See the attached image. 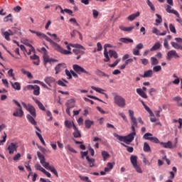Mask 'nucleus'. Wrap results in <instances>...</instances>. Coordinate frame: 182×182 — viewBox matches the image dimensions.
Listing matches in <instances>:
<instances>
[{
    "instance_id": "72a5a7b5",
    "label": "nucleus",
    "mask_w": 182,
    "mask_h": 182,
    "mask_svg": "<svg viewBox=\"0 0 182 182\" xmlns=\"http://www.w3.org/2000/svg\"><path fill=\"white\" fill-rule=\"evenodd\" d=\"M26 46L29 47L30 49L26 50H23L24 53H26L28 55H31V52L35 51V48H33V46L28 43H26Z\"/></svg>"
},
{
    "instance_id": "4468645a",
    "label": "nucleus",
    "mask_w": 182,
    "mask_h": 182,
    "mask_svg": "<svg viewBox=\"0 0 182 182\" xmlns=\"http://www.w3.org/2000/svg\"><path fill=\"white\" fill-rule=\"evenodd\" d=\"M14 35L21 36V32L2 31V36H4V39H6V41H11V38H9V36H12Z\"/></svg>"
},
{
    "instance_id": "4be33fe9",
    "label": "nucleus",
    "mask_w": 182,
    "mask_h": 182,
    "mask_svg": "<svg viewBox=\"0 0 182 182\" xmlns=\"http://www.w3.org/2000/svg\"><path fill=\"white\" fill-rule=\"evenodd\" d=\"M158 144H160V145L161 146H164V148L165 149H173V144H171V141H168V142H160V143H158Z\"/></svg>"
},
{
    "instance_id": "864d4df0",
    "label": "nucleus",
    "mask_w": 182,
    "mask_h": 182,
    "mask_svg": "<svg viewBox=\"0 0 182 182\" xmlns=\"http://www.w3.org/2000/svg\"><path fill=\"white\" fill-rule=\"evenodd\" d=\"M166 29H170V32L173 34L177 33V31L175 30V26L173 24H170V27L168 28H166Z\"/></svg>"
},
{
    "instance_id": "c85d7f7f",
    "label": "nucleus",
    "mask_w": 182,
    "mask_h": 182,
    "mask_svg": "<svg viewBox=\"0 0 182 182\" xmlns=\"http://www.w3.org/2000/svg\"><path fill=\"white\" fill-rule=\"evenodd\" d=\"M119 41H120L122 43L129 44L134 43V41L131 38H122L119 39Z\"/></svg>"
},
{
    "instance_id": "58836bf2",
    "label": "nucleus",
    "mask_w": 182,
    "mask_h": 182,
    "mask_svg": "<svg viewBox=\"0 0 182 182\" xmlns=\"http://www.w3.org/2000/svg\"><path fill=\"white\" fill-rule=\"evenodd\" d=\"M86 161H88V164L90 165V167L95 166V159H90V156H86Z\"/></svg>"
},
{
    "instance_id": "bb28decb",
    "label": "nucleus",
    "mask_w": 182,
    "mask_h": 182,
    "mask_svg": "<svg viewBox=\"0 0 182 182\" xmlns=\"http://www.w3.org/2000/svg\"><path fill=\"white\" fill-rule=\"evenodd\" d=\"M139 17V11L136 12V14H131L127 16V21H133L136 18Z\"/></svg>"
},
{
    "instance_id": "a18cd8bd",
    "label": "nucleus",
    "mask_w": 182,
    "mask_h": 182,
    "mask_svg": "<svg viewBox=\"0 0 182 182\" xmlns=\"http://www.w3.org/2000/svg\"><path fill=\"white\" fill-rule=\"evenodd\" d=\"M95 74H97V75L100 77H108V75L105 74V73H103L102 70H97V71H95Z\"/></svg>"
},
{
    "instance_id": "ea45409f",
    "label": "nucleus",
    "mask_w": 182,
    "mask_h": 182,
    "mask_svg": "<svg viewBox=\"0 0 182 182\" xmlns=\"http://www.w3.org/2000/svg\"><path fill=\"white\" fill-rule=\"evenodd\" d=\"M92 125H93V121H91L90 119H86V121H85V127H86V129L91 128Z\"/></svg>"
},
{
    "instance_id": "c9c22d12",
    "label": "nucleus",
    "mask_w": 182,
    "mask_h": 182,
    "mask_svg": "<svg viewBox=\"0 0 182 182\" xmlns=\"http://www.w3.org/2000/svg\"><path fill=\"white\" fill-rule=\"evenodd\" d=\"M11 86L13 87V89L16 90H21V85H19V82L13 83L11 82Z\"/></svg>"
},
{
    "instance_id": "a19ab883",
    "label": "nucleus",
    "mask_w": 182,
    "mask_h": 182,
    "mask_svg": "<svg viewBox=\"0 0 182 182\" xmlns=\"http://www.w3.org/2000/svg\"><path fill=\"white\" fill-rule=\"evenodd\" d=\"M65 149L69 151V152H70V153H73V154L77 153V151H76V150L74 149V148L71 147L70 145H69V144L65 145Z\"/></svg>"
},
{
    "instance_id": "cd10ccee",
    "label": "nucleus",
    "mask_w": 182,
    "mask_h": 182,
    "mask_svg": "<svg viewBox=\"0 0 182 182\" xmlns=\"http://www.w3.org/2000/svg\"><path fill=\"white\" fill-rule=\"evenodd\" d=\"M30 59H31L33 60H36V61H33V65H39L40 60H39V57H38V55H33L30 56Z\"/></svg>"
},
{
    "instance_id": "a211bd4d",
    "label": "nucleus",
    "mask_w": 182,
    "mask_h": 182,
    "mask_svg": "<svg viewBox=\"0 0 182 182\" xmlns=\"http://www.w3.org/2000/svg\"><path fill=\"white\" fill-rule=\"evenodd\" d=\"M43 81L45 82V83L48 85V87H52V85H50L55 83V78H53L52 77H45Z\"/></svg>"
},
{
    "instance_id": "5fc2aeb1",
    "label": "nucleus",
    "mask_w": 182,
    "mask_h": 182,
    "mask_svg": "<svg viewBox=\"0 0 182 182\" xmlns=\"http://www.w3.org/2000/svg\"><path fill=\"white\" fill-rule=\"evenodd\" d=\"M14 70L12 69L9 70V71H7V75H9V77H13V80H16V77H14V73H12Z\"/></svg>"
},
{
    "instance_id": "052dcab7",
    "label": "nucleus",
    "mask_w": 182,
    "mask_h": 182,
    "mask_svg": "<svg viewBox=\"0 0 182 182\" xmlns=\"http://www.w3.org/2000/svg\"><path fill=\"white\" fill-rule=\"evenodd\" d=\"M64 82L67 83V81L64 80V82H63L62 80H59L58 81H57V85H59V86L60 87H66Z\"/></svg>"
},
{
    "instance_id": "7c9ffc66",
    "label": "nucleus",
    "mask_w": 182,
    "mask_h": 182,
    "mask_svg": "<svg viewBox=\"0 0 182 182\" xmlns=\"http://www.w3.org/2000/svg\"><path fill=\"white\" fill-rule=\"evenodd\" d=\"M171 40V36H166V38L164 40V47L165 48L168 49V41Z\"/></svg>"
},
{
    "instance_id": "a878e982",
    "label": "nucleus",
    "mask_w": 182,
    "mask_h": 182,
    "mask_svg": "<svg viewBox=\"0 0 182 182\" xmlns=\"http://www.w3.org/2000/svg\"><path fill=\"white\" fill-rule=\"evenodd\" d=\"M119 29L124 32H131L134 29V26L124 27V26H119Z\"/></svg>"
},
{
    "instance_id": "6e6552de",
    "label": "nucleus",
    "mask_w": 182,
    "mask_h": 182,
    "mask_svg": "<svg viewBox=\"0 0 182 182\" xmlns=\"http://www.w3.org/2000/svg\"><path fill=\"white\" fill-rule=\"evenodd\" d=\"M131 164H132L134 170H136V172H137V173H142V170L141 169V167H139V165H137V156L134 155L131 156Z\"/></svg>"
},
{
    "instance_id": "aec40b11",
    "label": "nucleus",
    "mask_w": 182,
    "mask_h": 182,
    "mask_svg": "<svg viewBox=\"0 0 182 182\" xmlns=\"http://www.w3.org/2000/svg\"><path fill=\"white\" fill-rule=\"evenodd\" d=\"M75 104H76V100L74 99L68 100V102H65V107L73 109L75 107Z\"/></svg>"
},
{
    "instance_id": "9d476101",
    "label": "nucleus",
    "mask_w": 182,
    "mask_h": 182,
    "mask_svg": "<svg viewBox=\"0 0 182 182\" xmlns=\"http://www.w3.org/2000/svg\"><path fill=\"white\" fill-rule=\"evenodd\" d=\"M175 41L176 42H170V45L172 46V48H173V49L177 50H181L182 51V38H175Z\"/></svg>"
},
{
    "instance_id": "4c0bfd02",
    "label": "nucleus",
    "mask_w": 182,
    "mask_h": 182,
    "mask_svg": "<svg viewBox=\"0 0 182 182\" xmlns=\"http://www.w3.org/2000/svg\"><path fill=\"white\" fill-rule=\"evenodd\" d=\"M143 151L146 153L151 152V148L149 147V144H148V143L144 142Z\"/></svg>"
},
{
    "instance_id": "423d86ee",
    "label": "nucleus",
    "mask_w": 182,
    "mask_h": 182,
    "mask_svg": "<svg viewBox=\"0 0 182 182\" xmlns=\"http://www.w3.org/2000/svg\"><path fill=\"white\" fill-rule=\"evenodd\" d=\"M103 55L105 56V59L103 60L104 62H108L110 60V58H114V59H117V52L113 50H108L107 51V49L103 50ZM110 57V58H109Z\"/></svg>"
},
{
    "instance_id": "3c124183",
    "label": "nucleus",
    "mask_w": 182,
    "mask_h": 182,
    "mask_svg": "<svg viewBox=\"0 0 182 182\" xmlns=\"http://www.w3.org/2000/svg\"><path fill=\"white\" fill-rule=\"evenodd\" d=\"M36 136L38 137V139H40V142L41 143V144L45 146V141H43V137H41V134H40V133H38V132H36Z\"/></svg>"
},
{
    "instance_id": "5701e85b",
    "label": "nucleus",
    "mask_w": 182,
    "mask_h": 182,
    "mask_svg": "<svg viewBox=\"0 0 182 182\" xmlns=\"http://www.w3.org/2000/svg\"><path fill=\"white\" fill-rule=\"evenodd\" d=\"M151 33H153V34H154V35L160 36H165L166 35V31L160 33V31H158V29L156 28H153Z\"/></svg>"
},
{
    "instance_id": "79ce46f5",
    "label": "nucleus",
    "mask_w": 182,
    "mask_h": 182,
    "mask_svg": "<svg viewBox=\"0 0 182 182\" xmlns=\"http://www.w3.org/2000/svg\"><path fill=\"white\" fill-rule=\"evenodd\" d=\"M144 140H148L149 141H151L154 144H160V140H158V138H145Z\"/></svg>"
},
{
    "instance_id": "7ed1b4c3",
    "label": "nucleus",
    "mask_w": 182,
    "mask_h": 182,
    "mask_svg": "<svg viewBox=\"0 0 182 182\" xmlns=\"http://www.w3.org/2000/svg\"><path fill=\"white\" fill-rule=\"evenodd\" d=\"M36 156H38L40 164H35V170L38 171H46L45 169H47L50 171V172H52V173H53V175H55V177H58V173H57L55 168H53V166H50L48 162H45V156H43V154H41V153L38 151L36 152Z\"/></svg>"
},
{
    "instance_id": "6ab92c4d",
    "label": "nucleus",
    "mask_w": 182,
    "mask_h": 182,
    "mask_svg": "<svg viewBox=\"0 0 182 182\" xmlns=\"http://www.w3.org/2000/svg\"><path fill=\"white\" fill-rule=\"evenodd\" d=\"M59 9H60V14H68L70 16H73V11H71L70 9H63L62 7H60V6H57V7H55V10H59Z\"/></svg>"
},
{
    "instance_id": "37998d69",
    "label": "nucleus",
    "mask_w": 182,
    "mask_h": 182,
    "mask_svg": "<svg viewBox=\"0 0 182 182\" xmlns=\"http://www.w3.org/2000/svg\"><path fill=\"white\" fill-rule=\"evenodd\" d=\"M76 33H77L78 35H80V38L82 39V36L81 35V33L77 31V30H73V32H70V37L74 38L76 36Z\"/></svg>"
},
{
    "instance_id": "774afa93",
    "label": "nucleus",
    "mask_w": 182,
    "mask_h": 182,
    "mask_svg": "<svg viewBox=\"0 0 182 182\" xmlns=\"http://www.w3.org/2000/svg\"><path fill=\"white\" fill-rule=\"evenodd\" d=\"M156 18H158V19L156 20V23H161L162 20H161V16H160L159 14H156Z\"/></svg>"
},
{
    "instance_id": "393cba45",
    "label": "nucleus",
    "mask_w": 182,
    "mask_h": 182,
    "mask_svg": "<svg viewBox=\"0 0 182 182\" xmlns=\"http://www.w3.org/2000/svg\"><path fill=\"white\" fill-rule=\"evenodd\" d=\"M64 125L65 126V128H68V129H70V128H73V129H74V128L77 129V127H76V125H74L73 122H70L68 120H65L64 122Z\"/></svg>"
},
{
    "instance_id": "338daca9",
    "label": "nucleus",
    "mask_w": 182,
    "mask_h": 182,
    "mask_svg": "<svg viewBox=\"0 0 182 182\" xmlns=\"http://www.w3.org/2000/svg\"><path fill=\"white\" fill-rule=\"evenodd\" d=\"M144 48V46L142 45V43H139L136 46V48L134 50H141Z\"/></svg>"
},
{
    "instance_id": "39448f33",
    "label": "nucleus",
    "mask_w": 182,
    "mask_h": 182,
    "mask_svg": "<svg viewBox=\"0 0 182 182\" xmlns=\"http://www.w3.org/2000/svg\"><path fill=\"white\" fill-rule=\"evenodd\" d=\"M73 48H74V50H73V52H70V54H64L62 53H60V54L64 55H69L74 53V55H77V57H76V60L81 59V55H85V47H82V46L80 44H74Z\"/></svg>"
},
{
    "instance_id": "ddd939ff",
    "label": "nucleus",
    "mask_w": 182,
    "mask_h": 182,
    "mask_svg": "<svg viewBox=\"0 0 182 182\" xmlns=\"http://www.w3.org/2000/svg\"><path fill=\"white\" fill-rule=\"evenodd\" d=\"M26 90H33V95H40V87L38 85H27Z\"/></svg>"
},
{
    "instance_id": "f03ea898",
    "label": "nucleus",
    "mask_w": 182,
    "mask_h": 182,
    "mask_svg": "<svg viewBox=\"0 0 182 182\" xmlns=\"http://www.w3.org/2000/svg\"><path fill=\"white\" fill-rule=\"evenodd\" d=\"M129 117L131 118V130L132 132L129 134L127 136H122L114 133V137L127 145L130 144V143L134 141V136H136V127H137V122H139L141 124H144V122H142L141 117L137 118V119H136V117H134V111L130 109H129Z\"/></svg>"
},
{
    "instance_id": "680f3d73",
    "label": "nucleus",
    "mask_w": 182,
    "mask_h": 182,
    "mask_svg": "<svg viewBox=\"0 0 182 182\" xmlns=\"http://www.w3.org/2000/svg\"><path fill=\"white\" fill-rule=\"evenodd\" d=\"M73 73H74V71L73 70L69 71L65 70V75L68 76L69 80H70V75H73Z\"/></svg>"
},
{
    "instance_id": "2f4dec72",
    "label": "nucleus",
    "mask_w": 182,
    "mask_h": 182,
    "mask_svg": "<svg viewBox=\"0 0 182 182\" xmlns=\"http://www.w3.org/2000/svg\"><path fill=\"white\" fill-rule=\"evenodd\" d=\"M73 136L76 139L81 138V133L79 132L77 128L74 127V132H73Z\"/></svg>"
},
{
    "instance_id": "473e14b6",
    "label": "nucleus",
    "mask_w": 182,
    "mask_h": 182,
    "mask_svg": "<svg viewBox=\"0 0 182 182\" xmlns=\"http://www.w3.org/2000/svg\"><path fill=\"white\" fill-rule=\"evenodd\" d=\"M160 47H161V44H160V43H154L153 47H151V48L149 49V51H151V52L156 51L158 50V49H160Z\"/></svg>"
},
{
    "instance_id": "6e6d98bb",
    "label": "nucleus",
    "mask_w": 182,
    "mask_h": 182,
    "mask_svg": "<svg viewBox=\"0 0 182 182\" xmlns=\"http://www.w3.org/2000/svg\"><path fill=\"white\" fill-rule=\"evenodd\" d=\"M5 32L21 33L19 28H11V29L7 30V31Z\"/></svg>"
},
{
    "instance_id": "0e129e2a",
    "label": "nucleus",
    "mask_w": 182,
    "mask_h": 182,
    "mask_svg": "<svg viewBox=\"0 0 182 182\" xmlns=\"http://www.w3.org/2000/svg\"><path fill=\"white\" fill-rule=\"evenodd\" d=\"M172 83H173V85H178L179 83H182V80H179L178 78H176L173 80Z\"/></svg>"
},
{
    "instance_id": "603ef678",
    "label": "nucleus",
    "mask_w": 182,
    "mask_h": 182,
    "mask_svg": "<svg viewBox=\"0 0 182 182\" xmlns=\"http://www.w3.org/2000/svg\"><path fill=\"white\" fill-rule=\"evenodd\" d=\"M102 156L103 157V161L107 160L110 155L108 154V152L105 151H102Z\"/></svg>"
},
{
    "instance_id": "4d7b16f0",
    "label": "nucleus",
    "mask_w": 182,
    "mask_h": 182,
    "mask_svg": "<svg viewBox=\"0 0 182 182\" xmlns=\"http://www.w3.org/2000/svg\"><path fill=\"white\" fill-rule=\"evenodd\" d=\"M150 60H151V65L154 66L158 65V59H156V58L151 57Z\"/></svg>"
},
{
    "instance_id": "c03bdc74",
    "label": "nucleus",
    "mask_w": 182,
    "mask_h": 182,
    "mask_svg": "<svg viewBox=\"0 0 182 182\" xmlns=\"http://www.w3.org/2000/svg\"><path fill=\"white\" fill-rule=\"evenodd\" d=\"M112 168H113V164L107 163V167H105V169H104V171H105V172H110Z\"/></svg>"
},
{
    "instance_id": "dca6fc26",
    "label": "nucleus",
    "mask_w": 182,
    "mask_h": 182,
    "mask_svg": "<svg viewBox=\"0 0 182 182\" xmlns=\"http://www.w3.org/2000/svg\"><path fill=\"white\" fill-rule=\"evenodd\" d=\"M144 91H146V87H143V88L141 89V88L136 89V92L137 93V95H139V96L143 99H146L148 98V96L146 95V93L144 92Z\"/></svg>"
},
{
    "instance_id": "e2e57ef3",
    "label": "nucleus",
    "mask_w": 182,
    "mask_h": 182,
    "mask_svg": "<svg viewBox=\"0 0 182 182\" xmlns=\"http://www.w3.org/2000/svg\"><path fill=\"white\" fill-rule=\"evenodd\" d=\"M119 62H120V60H115V62H114V63L108 65V67H109V68H115V66H117V65L119 64Z\"/></svg>"
},
{
    "instance_id": "412c9836",
    "label": "nucleus",
    "mask_w": 182,
    "mask_h": 182,
    "mask_svg": "<svg viewBox=\"0 0 182 182\" xmlns=\"http://www.w3.org/2000/svg\"><path fill=\"white\" fill-rule=\"evenodd\" d=\"M65 68V63L58 64L55 66V75L60 73L62 70H64Z\"/></svg>"
},
{
    "instance_id": "f257e3e1",
    "label": "nucleus",
    "mask_w": 182,
    "mask_h": 182,
    "mask_svg": "<svg viewBox=\"0 0 182 182\" xmlns=\"http://www.w3.org/2000/svg\"><path fill=\"white\" fill-rule=\"evenodd\" d=\"M13 102H14V105L18 107L16 108V111L13 113V116H14V117L23 118L24 112H23L22 108H21V106H23V107H24V109H26L28 112H30V114L26 115L28 122H30L31 125H36V122L35 121V118H36V112L35 107H33L31 104H26L24 102L19 104V102L16 100H13Z\"/></svg>"
},
{
    "instance_id": "20e7f679",
    "label": "nucleus",
    "mask_w": 182,
    "mask_h": 182,
    "mask_svg": "<svg viewBox=\"0 0 182 182\" xmlns=\"http://www.w3.org/2000/svg\"><path fill=\"white\" fill-rule=\"evenodd\" d=\"M28 31H30V33H31L33 34L36 35V36H38V37L43 38V39H45V41H47V42L50 43V44L53 45V46H55V50H57V52L61 53L62 54H64V55L70 54V52L65 50L64 48H62V47H60V46H58L55 42H53V41H52V39L48 38V36H46L45 34L41 33L40 31H35L33 30H28Z\"/></svg>"
},
{
    "instance_id": "09e8293b",
    "label": "nucleus",
    "mask_w": 182,
    "mask_h": 182,
    "mask_svg": "<svg viewBox=\"0 0 182 182\" xmlns=\"http://www.w3.org/2000/svg\"><path fill=\"white\" fill-rule=\"evenodd\" d=\"M151 71L154 72V73H158L161 71V65H154V67H153V70H151Z\"/></svg>"
},
{
    "instance_id": "1a4fd4ad",
    "label": "nucleus",
    "mask_w": 182,
    "mask_h": 182,
    "mask_svg": "<svg viewBox=\"0 0 182 182\" xmlns=\"http://www.w3.org/2000/svg\"><path fill=\"white\" fill-rule=\"evenodd\" d=\"M166 4H168V5H166V13L171 14L175 15V16L178 17V12L177 11H175L173 9H171V6H173V0H166Z\"/></svg>"
},
{
    "instance_id": "f3484780",
    "label": "nucleus",
    "mask_w": 182,
    "mask_h": 182,
    "mask_svg": "<svg viewBox=\"0 0 182 182\" xmlns=\"http://www.w3.org/2000/svg\"><path fill=\"white\" fill-rule=\"evenodd\" d=\"M18 149V146L14 143H11L9 146H7V151H9V154H14V151Z\"/></svg>"
},
{
    "instance_id": "c756f323",
    "label": "nucleus",
    "mask_w": 182,
    "mask_h": 182,
    "mask_svg": "<svg viewBox=\"0 0 182 182\" xmlns=\"http://www.w3.org/2000/svg\"><path fill=\"white\" fill-rule=\"evenodd\" d=\"M33 100L35 101V104H36V105L38 106L40 110L45 111V107H43V104H41V102L39 100H36L35 98H33Z\"/></svg>"
},
{
    "instance_id": "f704fd0d",
    "label": "nucleus",
    "mask_w": 182,
    "mask_h": 182,
    "mask_svg": "<svg viewBox=\"0 0 182 182\" xmlns=\"http://www.w3.org/2000/svg\"><path fill=\"white\" fill-rule=\"evenodd\" d=\"M91 89H92L93 90L96 91L97 92H98L100 94H102V95L106 94V93L103 92H105V90H103L102 88L91 86Z\"/></svg>"
},
{
    "instance_id": "8fccbe9b",
    "label": "nucleus",
    "mask_w": 182,
    "mask_h": 182,
    "mask_svg": "<svg viewBox=\"0 0 182 182\" xmlns=\"http://www.w3.org/2000/svg\"><path fill=\"white\" fill-rule=\"evenodd\" d=\"M153 134H151V133H146L144 134V135L143 136V139H156V137H152Z\"/></svg>"
},
{
    "instance_id": "69168bd1",
    "label": "nucleus",
    "mask_w": 182,
    "mask_h": 182,
    "mask_svg": "<svg viewBox=\"0 0 182 182\" xmlns=\"http://www.w3.org/2000/svg\"><path fill=\"white\" fill-rule=\"evenodd\" d=\"M20 158H21V154H17L14 155V157H13V160L14 161H17L19 160Z\"/></svg>"
},
{
    "instance_id": "2eb2a0df",
    "label": "nucleus",
    "mask_w": 182,
    "mask_h": 182,
    "mask_svg": "<svg viewBox=\"0 0 182 182\" xmlns=\"http://www.w3.org/2000/svg\"><path fill=\"white\" fill-rule=\"evenodd\" d=\"M173 58H180V56L177 53V51H175V50H172L168 51V53H166V60H170Z\"/></svg>"
},
{
    "instance_id": "de8ad7c7",
    "label": "nucleus",
    "mask_w": 182,
    "mask_h": 182,
    "mask_svg": "<svg viewBox=\"0 0 182 182\" xmlns=\"http://www.w3.org/2000/svg\"><path fill=\"white\" fill-rule=\"evenodd\" d=\"M120 145H122L124 147L127 149V152L132 153L134 151V148L132 146H129L127 145L124 144V143H120Z\"/></svg>"
},
{
    "instance_id": "13d9d810",
    "label": "nucleus",
    "mask_w": 182,
    "mask_h": 182,
    "mask_svg": "<svg viewBox=\"0 0 182 182\" xmlns=\"http://www.w3.org/2000/svg\"><path fill=\"white\" fill-rule=\"evenodd\" d=\"M80 179L82 181H85V182H91V181H90V178H87V176H80Z\"/></svg>"
},
{
    "instance_id": "9b49d317",
    "label": "nucleus",
    "mask_w": 182,
    "mask_h": 182,
    "mask_svg": "<svg viewBox=\"0 0 182 182\" xmlns=\"http://www.w3.org/2000/svg\"><path fill=\"white\" fill-rule=\"evenodd\" d=\"M73 70H74L73 72L77 73V75H81V73L90 75V73H87V71H86V70H85V68H82L81 66H80L77 64L73 65Z\"/></svg>"
},
{
    "instance_id": "b1692460",
    "label": "nucleus",
    "mask_w": 182,
    "mask_h": 182,
    "mask_svg": "<svg viewBox=\"0 0 182 182\" xmlns=\"http://www.w3.org/2000/svg\"><path fill=\"white\" fill-rule=\"evenodd\" d=\"M151 77H153V71H151V70L144 71V74L141 75V77L143 78H149Z\"/></svg>"
},
{
    "instance_id": "bf43d9fd",
    "label": "nucleus",
    "mask_w": 182,
    "mask_h": 182,
    "mask_svg": "<svg viewBox=\"0 0 182 182\" xmlns=\"http://www.w3.org/2000/svg\"><path fill=\"white\" fill-rule=\"evenodd\" d=\"M146 3L148 4V6H149L150 9L154 11V6L153 5V3H151L149 0H146Z\"/></svg>"
},
{
    "instance_id": "f8f14e48",
    "label": "nucleus",
    "mask_w": 182,
    "mask_h": 182,
    "mask_svg": "<svg viewBox=\"0 0 182 182\" xmlns=\"http://www.w3.org/2000/svg\"><path fill=\"white\" fill-rule=\"evenodd\" d=\"M40 52L43 54V63H52L54 62V60L52 58H49L48 55H46V50L45 48H41Z\"/></svg>"
},
{
    "instance_id": "0eeeda50",
    "label": "nucleus",
    "mask_w": 182,
    "mask_h": 182,
    "mask_svg": "<svg viewBox=\"0 0 182 182\" xmlns=\"http://www.w3.org/2000/svg\"><path fill=\"white\" fill-rule=\"evenodd\" d=\"M114 103L119 107L124 108L125 107V99L120 95H115L114 97Z\"/></svg>"
},
{
    "instance_id": "49530a36",
    "label": "nucleus",
    "mask_w": 182,
    "mask_h": 182,
    "mask_svg": "<svg viewBox=\"0 0 182 182\" xmlns=\"http://www.w3.org/2000/svg\"><path fill=\"white\" fill-rule=\"evenodd\" d=\"M21 73H23V75H26V77L29 79H32L33 78V75H31V73H29L26 70H21Z\"/></svg>"
},
{
    "instance_id": "e433bc0d",
    "label": "nucleus",
    "mask_w": 182,
    "mask_h": 182,
    "mask_svg": "<svg viewBox=\"0 0 182 182\" xmlns=\"http://www.w3.org/2000/svg\"><path fill=\"white\" fill-rule=\"evenodd\" d=\"M141 104L143 105V107H144V109L146 110V112H148V113H149V116H153V112L151 111L149 107L146 106V104H144V102L141 101Z\"/></svg>"
}]
</instances>
